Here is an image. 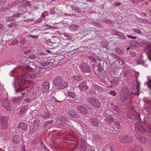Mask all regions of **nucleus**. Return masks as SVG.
<instances>
[{"label":"nucleus","instance_id":"1","mask_svg":"<svg viewBox=\"0 0 151 151\" xmlns=\"http://www.w3.org/2000/svg\"><path fill=\"white\" fill-rule=\"evenodd\" d=\"M29 75L28 74L23 75L19 76L15 79V83H14V86L15 85L16 87H21L24 86L27 83H28Z\"/></svg>","mask_w":151,"mask_h":151},{"label":"nucleus","instance_id":"2","mask_svg":"<svg viewBox=\"0 0 151 151\" xmlns=\"http://www.w3.org/2000/svg\"><path fill=\"white\" fill-rule=\"evenodd\" d=\"M53 83L59 89H62L66 87L68 85L67 81L60 76L55 77L53 80Z\"/></svg>","mask_w":151,"mask_h":151},{"label":"nucleus","instance_id":"3","mask_svg":"<svg viewBox=\"0 0 151 151\" xmlns=\"http://www.w3.org/2000/svg\"><path fill=\"white\" fill-rule=\"evenodd\" d=\"M120 99L121 100L124 102L128 98L133 95V92L129 91L126 86L123 87L120 92Z\"/></svg>","mask_w":151,"mask_h":151},{"label":"nucleus","instance_id":"4","mask_svg":"<svg viewBox=\"0 0 151 151\" xmlns=\"http://www.w3.org/2000/svg\"><path fill=\"white\" fill-rule=\"evenodd\" d=\"M60 41V39L58 37L54 36L51 39L47 40L46 42V43L47 45H49V48H54L58 46V44Z\"/></svg>","mask_w":151,"mask_h":151},{"label":"nucleus","instance_id":"5","mask_svg":"<svg viewBox=\"0 0 151 151\" xmlns=\"http://www.w3.org/2000/svg\"><path fill=\"white\" fill-rule=\"evenodd\" d=\"M8 120V117L6 116H0V125L3 129L7 128V123Z\"/></svg>","mask_w":151,"mask_h":151},{"label":"nucleus","instance_id":"6","mask_svg":"<svg viewBox=\"0 0 151 151\" xmlns=\"http://www.w3.org/2000/svg\"><path fill=\"white\" fill-rule=\"evenodd\" d=\"M80 68L83 75L86 76H87V74L90 73L91 70L90 65L87 64L81 65Z\"/></svg>","mask_w":151,"mask_h":151},{"label":"nucleus","instance_id":"7","mask_svg":"<svg viewBox=\"0 0 151 151\" xmlns=\"http://www.w3.org/2000/svg\"><path fill=\"white\" fill-rule=\"evenodd\" d=\"M87 101L96 108L99 109L100 108V103L97 99L93 98H90L87 99Z\"/></svg>","mask_w":151,"mask_h":151},{"label":"nucleus","instance_id":"8","mask_svg":"<svg viewBox=\"0 0 151 151\" xmlns=\"http://www.w3.org/2000/svg\"><path fill=\"white\" fill-rule=\"evenodd\" d=\"M89 81H83L78 85V87L82 91L85 90L89 88Z\"/></svg>","mask_w":151,"mask_h":151},{"label":"nucleus","instance_id":"9","mask_svg":"<svg viewBox=\"0 0 151 151\" xmlns=\"http://www.w3.org/2000/svg\"><path fill=\"white\" fill-rule=\"evenodd\" d=\"M134 129L135 131L139 133H144L146 131L145 129L139 123L137 122L134 124Z\"/></svg>","mask_w":151,"mask_h":151},{"label":"nucleus","instance_id":"10","mask_svg":"<svg viewBox=\"0 0 151 151\" xmlns=\"http://www.w3.org/2000/svg\"><path fill=\"white\" fill-rule=\"evenodd\" d=\"M81 142L80 146V151H86L87 149V145H86L84 139L80 137L79 138Z\"/></svg>","mask_w":151,"mask_h":151},{"label":"nucleus","instance_id":"11","mask_svg":"<svg viewBox=\"0 0 151 151\" xmlns=\"http://www.w3.org/2000/svg\"><path fill=\"white\" fill-rule=\"evenodd\" d=\"M42 93H43L47 91L50 88V83L48 81L43 82L42 83Z\"/></svg>","mask_w":151,"mask_h":151},{"label":"nucleus","instance_id":"12","mask_svg":"<svg viewBox=\"0 0 151 151\" xmlns=\"http://www.w3.org/2000/svg\"><path fill=\"white\" fill-rule=\"evenodd\" d=\"M103 64V61L101 60V59H99L97 60L96 65H95V68H96L94 71L96 70H98L101 71L103 69V68H102Z\"/></svg>","mask_w":151,"mask_h":151},{"label":"nucleus","instance_id":"13","mask_svg":"<svg viewBox=\"0 0 151 151\" xmlns=\"http://www.w3.org/2000/svg\"><path fill=\"white\" fill-rule=\"evenodd\" d=\"M121 142L123 143H130L132 141V139L130 136L126 135L121 137L120 139Z\"/></svg>","mask_w":151,"mask_h":151},{"label":"nucleus","instance_id":"14","mask_svg":"<svg viewBox=\"0 0 151 151\" xmlns=\"http://www.w3.org/2000/svg\"><path fill=\"white\" fill-rule=\"evenodd\" d=\"M2 106L7 110V111H10L11 106L7 98H6L2 103Z\"/></svg>","mask_w":151,"mask_h":151},{"label":"nucleus","instance_id":"15","mask_svg":"<svg viewBox=\"0 0 151 151\" xmlns=\"http://www.w3.org/2000/svg\"><path fill=\"white\" fill-rule=\"evenodd\" d=\"M14 88L16 93H21L23 96L25 94L24 91L26 89V88H22V87L20 88L19 87H16V86L15 85L14 86Z\"/></svg>","mask_w":151,"mask_h":151},{"label":"nucleus","instance_id":"16","mask_svg":"<svg viewBox=\"0 0 151 151\" xmlns=\"http://www.w3.org/2000/svg\"><path fill=\"white\" fill-rule=\"evenodd\" d=\"M77 109L78 111L84 114H86L88 112V110L84 106L82 105L78 106Z\"/></svg>","mask_w":151,"mask_h":151},{"label":"nucleus","instance_id":"17","mask_svg":"<svg viewBox=\"0 0 151 151\" xmlns=\"http://www.w3.org/2000/svg\"><path fill=\"white\" fill-rule=\"evenodd\" d=\"M89 120L90 123L95 127H97L99 125V122L96 118H91Z\"/></svg>","mask_w":151,"mask_h":151},{"label":"nucleus","instance_id":"18","mask_svg":"<svg viewBox=\"0 0 151 151\" xmlns=\"http://www.w3.org/2000/svg\"><path fill=\"white\" fill-rule=\"evenodd\" d=\"M71 7L72 11L75 13H84L85 12V11H84L82 12V11L81 10L80 8L76 6H71Z\"/></svg>","mask_w":151,"mask_h":151},{"label":"nucleus","instance_id":"19","mask_svg":"<svg viewBox=\"0 0 151 151\" xmlns=\"http://www.w3.org/2000/svg\"><path fill=\"white\" fill-rule=\"evenodd\" d=\"M83 76L81 75H74L72 76L73 79L76 81H80L83 80Z\"/></svg>","mask_w":151,"mask_h":151},{"label":"nucleus","instance_id":"20","mask_svg":"<svg viewBox=\"0 0 151 151\" xmlns=\"http://www.w3.org/2000/svg\"><path fill=\"white\" fill-rule=\"evenodd\" d=\"M18 127L20 129H22L24 131L27 130V125L24 122H20L18 125Z\"/></svg>","mask_w":151,"mask_h":151},{"label":"nucleus","instance_id":"21","mask_svg":"<svg viewBox=\"0 0 151 151\" xmlns=\"http://www.w3.org/2000/svg\"><path fill=\"white\" fill-rule=\"evenodd\" d=\"M89 60L92 62V68L93 70H95L96 69L95 68V65H96V63L97 61L96 60L93 58L92 57H89Z\"/></svg>","mask_w":151,"mask_h":151},{"label":"nucleus","instance_id":"22","mask_svg":"<svg viewBox=\"0 0 151 151\" xmlns=\"http://www.w3.org/2000/svg\"><path fill=\"white\" fill-rule=\"evenodd\" d=\"M67 95L69 98L74 99L76 97V94L74 91L69 90L67 93Z\"/></svg>","mask_w":151,"mask_h":151},{"label":"nucleus","instance_id":"23","mask_svg":"<svg viewBox=\"0 0 151 151\" xmlns=\"http://www.w3.org/2000/svg\"><path fill=\"white\" fill-rule=\"evenodd\" d=\"M23 96H21V97H14L12 99V101L14 103H17L21 101L23 99Z\"/></svg>","mask_w":151,"mask_h":151},{"label":"nucleus","instance_id":"24","mask_svg":"<svg viewBox=\"0 0 151 151\" xmlns=\"http://www.w3.org/2000/svg\"><path fill=\"white\" fill-rule=\"evenodd\" d=\"M47 55V53L45 52L39 53L37 55V60H41V59H43L45 55Z\"/></svg>","mask_w":151,"mask_h":151},{"label":"nucleus","instance_id":"25","mask_svg":"<svg viewBox=\"0 0 151 151\" xmlns=\"http://www.w3.org/2000/svg\"><path fill=\"white\" fill-rule=\"evenodd\" d=\"M114 120V118L112 116H109L108 117L106 118L105 120V122L109 124L111 123Z\"/></svg>","mask_w":151,"mask_h":151},{"label":"nucleus","instance_id":"26","mask_svg":"<svg viewBox=\"0 0 151 151\" xmlns=\"http://www.w3.org/2000/svg\"><path fill=\"white\" fill-rule=\"evenodd\" d=\"M12 139L14 143L17 144L19 142V136L18 135H15L13 137Z\"/></svg>","mask_w":151,"mask_h":151},{"label":"nucleus","instance_id":"27","mask_svg":"<svg viewBox=\"0 0 151 151\" xmlns=\"http://www.w3.org/2000/svg\"><path fill=\"white\" fill-rule=\"evenodd\" d=\"M114 35L117 36L118 37H121V38H122L124 40H127V38L124 36L123 34L118 31H116L115 32V34Z\"/></svg>","mask_w":151,"mask_h":151},{"label":"nucleus","instance_id":"28","mask_svg":"<svg viewBox=\"0 0 151 151\" xmlns=\"http://www.w3.org/2000/svg\"><path fill=\"white\" fill-rule=\"evenodd\" d=\"M57 119L59 121L65 122H67L69 121V120L67 118L63 116H58Z\"/></svg>","mask_w":151,"mask_h":151},{"label":"nucleus","instance_id":"29","mask_svg":"<svg viewBox=\"0 0 151 151\" xmlns=\"http://www.w3.org/2000/svg\"><path fill=\"white\" fill-rule=\"evenodd\" d=\"M54 122L53 120H51L46 122L44 124L43 126V127L44 129L47 128L48 127L50 126Z\"/></svg>","mask_w":151,"mask_h":151},{"label":"nucleus","instance_id":"30","mask_svg":"<svg viewBox=\"0 0 151 151\" xmlns=\"http://www.w3.org/2000/svg\"><path fill=\"white\" fill-rule=\"evenodd\" d=\"M138 140L142 143H145L147 142V140L145 138L139 135H138L137 137Z\"/></svg>","mask_w":151,"mask_h":151},{"label":"nucleus","instance_id":"31","mask_svg":"<svg viewBox=\"0 0 151 151\" xmlns=\"http://www.w3.org/2000/svg\"><path fill=\"white\" fill-rule=\"evenodd\" d=\"M131 114L134 117L138 120H141L140 115L139 114L136 113L135 111H132L131 112Z\"/></svg>","mask_w":151,"mask_h":151},{"label":"nucleus","instance_id":"32","mask_svg":"<svg viewBox=\"0 0 151 151\" xmlns=\"http://www.w3.org/2000/svg\"><path fill=\"white\" fill-rule=\"evenodd\" d=\"M50 115V113L48 112L44 111L43 114H41L40 116H42L45 119H48Z\"/></svg>","mask_w":151,"mask_h":151},{"label":"nucleus","instance_id":"33","mask_svg":"<svg viewBox=\"0 0 151 151\" xmlns=\"http://www.w3.org/2000/svg\"><path fill=\"white\" fill-rule=\"evenodd\" d=\"M130 42L131 45L132 47H136L139 45V43L135 40H131Z\"/></svg>","mask_w":151,"mask_h":151},{"label":"nucleus","instance_id":"34","mask_svg":"<svg viewBox=\"0 0 151 151\" xmlns=\"http://www.w3.org/2000/svg\"><path fill=\"white\" fill-rule=\"evenodd\" d=\"M78 27L79 26L78 25L73 24L71 25L70 29L71 31H74L77 30Z\"/></svg>","mask_w":151,"mask_h":151},{"label":"nucleus","instance_id":"35","mask_svg":"<svg viewBox=\"0 0 151 151\" xmlns=\"http://www.w3.org/2000/svg\"><path fill=\"white\" fill-rule=\"evenodd\" d=\"M36 127L33 125H31L29 128V130L28 133L29 134H32L36 131Z\"/></svg>","mask_w":151,"mask_h":151},{"label":"nucleus","instance_id":"36","mask_svg":"<svg viewBox=\"0 0 151 151\" xmlns=\"http://www.w3.org/2000/svg\"><path fill=\"white\" fill-rule=\"evenodd\" d=\"M31 6V4L30 3L29 1H25L24 2L22 3L21 6L23 7H25L27 6Z\"/></svg>","mask_w":151,"mask_h":151},{"label":"nucleus","instance_id":"37","mask_svg":"<svg viewBox=\"0 0 151 151\" xmlns=\"http://www.w3.org/2000/svg\"><path fill=\"white\" fill-rule=\"evenodd\" d=\"M109 64H108L107 62L105 61H103V64L102 68H103V69L104 70H106L109 68Z\"/></svg>","mask_w":151,"mask_h":151},{"label":"nucleus","instance_id":"38","mask_svg":"<svg viewBox=\"0 0 151 151\" xmlns=\"http://www.w3.org/2000/svg\"><path fill=\"white\" fill-rule=\"evenodd\" d=\"M40 121L39 119H37L34 120L33 122V125L35 126V127L36 126H37V129L40 126Z\"/></svg>","mask_w":151,"mask_h":151},{"label":"nucleus","instance_id":"39","mask_svg":"<svg viewBox=\"0 0 151 151\" xmlns=\"http://www.w3.org/2000/svg\"><path fill=\"white\" fill-rule=\"evenodd\" d=\"M115 51L116 53L119 54H122L124 52V50H123L118 47L116 48Z\"/></svg>","mask_w":151,"mask_h":151},{"label":"nucleus","instance_id":"40","mask_svg":"<svg viewBox=\"0 0 151 151\" xmlns=\"http://www.w3.org/2000/svg\"><path fill=\"white\" fill-rule=\"evenodd\" d=\"M75 111L73 110H69L67 112V114L70 117H73Z\"/></svg>","mask_w":151,"mask_h":151},{"label":"nucleus","instance_id":"41","mask_svg":"<svg viewBox=\"0 0 151 151\" xmlns=\"http://www.w3.org/2000/svg\"><path fill=\"white\" fill-rule=\"evenodd\" d=\"M110 82L113 86H115L118 83L117 80L116 79H112V80H110Z\"/></svg>","mask_w":151,"mask_h":151},{"label":"nucleus","instance_id":"42","mask_svg":"<svg viewBox=\"0 0 151 151\" xmlns=\"http://www.w3.org/2000/svg\"><path fill=\"white\" fill-rule=\"evenodd\" d=\"M145 49H148L149 52L150 53H151V43H148L146 45V47H145Z\"/></svg>","mask_w":151,"mask_h":151},{"label":"nucleus","instance_id":"43","mask_svg":"<svg viewBox=\"0 0 151 151\" xmlns=\"http://www.w3.org/2000/svg\"><path fill=\"white\" fill-rule=\"evenodd\" d=\"M115 63L117 64H120L121 65L125 64L124 62H123L119 58L115 60Z\"/></svg>","mask_w":151,"mask_h":151},{"label":"nucleus","instance_id":"44","mask_svg":"<svg viewBox=\"0 0 151 151\" xmlns=\"http://www.w3.org/2000/svg\"><path fill=\"white\" fill-rule=\"evenodd\" d=\"M113 109L117 112H120V108L119 106L117 105L114 106H113Z\"/></svg>","mask_w":151,"mask_h":151},{"label":"nucleus","instance_id":"45","mask_svg":"<svg viewBox=\"0 0 151 151\" xmlns=\"http://www.w3.org/2000/svg\"><path fill=\"white\" fill-rule=\"evenodd\" d=\"M18 26V24L16 23L13 22L10 23L7 25L8 27H12Z\"/></svg>","mask_w":151,"mask_h":151},{"label":"nucleus","instance_id":"46","mask_svg":"<svg viewBox=\"0 0 151 151\" xmlns=\"http://www.w3.org/2000/svg\"><path fill=\"white\" fill-rule=\"evenodd\" d=\"M22 14H23L22 13H18L16 14L13 15L11 16V17L12 18L14 19V18H15L19 17L22 15Z\"/></svg>","mask_w":151,"mask_h":151},{"label":"nucleus","instance_id":"47","mask_svg":"<svg viewBox=\"0 0 151 151\" xmlns=\"http://www.w3.org/2000/svg\"><path fill=\"white\" fill-rule=\"evenodd\" d=\"M37 54L36 55H31L29 56V59H31L34 60H37Z\"/></svg>","mask_w":151,"mask_h":151},{"label":"nucleus","instance_id":"48","mask_svg":"<svg viewBox=\"0 0 151 151\" xmlns=\"http://www.w3.org/2000/svg\"><path fill=\"white\" fill-rule=\"evenodd\" d=\"M57 9L55 7H53L50 12V14H56V10Z\"/></svg>","mask_w":151,"mask_h":151},{"label":"nucleus","instance_id":"49","mask_svg":"<svg viewBox=\"0 0 151 151\" xmlns=\"http://www.w3.org/2000/svg\"><path fill=\"white\" fill-rule=\"evenodd\" d=\"M50 64H51V65H50V66H55L58 64V61L55 60L54 61H53V62H50Z\"/></svg>","mask_w":151,"mask_h":151},{"label":"nucleus","instance_id":"50","mask_svg":"<svg viewBox=\"0 0 151 151\" xmlns=\"http://www.w3.org/2000/svg\"><path fill=\"white\" fill-rule=\"evenodd\" d=\"M52 101H53L54 102L60 103L62 101L58 100L55 97L52 96Z\"/></svg>","mask_w":151,"mask_h":151},{"label":"nucleus","instance_id":"51","mask_svg":"<svg viewBox=\"0 0 151 151\" xmlns=\"http://www.w3.org/2000/svg\"><path fill=\"white\" fill-rule=\"evenodd\" d=\"M74 116H73V118H75V119H77V118H80V114L77 112H76L75 111V112H74Z\"/></svg>","mask_w":151,"mask_h":151},{"label":"nucleus","instance_id":"52","mask_svg":"<svg viewBox=\"0 0 151 151\" xmlns=\"http://www.w3.org/2000/svg\"><path fill=\"white\" fill-rule=\"evenodd\" d=\"M6 10H8V6H5L4 7L0 8V12H4Z\"/></svg>","mask_w":151,"mask_h":151},{"label":"nucleus","instance_id":"53","mask_svg":"<svg viewBox=\"0 0 151 151\" xmlns=\"http://www.w3.org/2000/svg\"><path fill=\"white\" fill-rule=\"evenodd\" d=\"M134 75L135 77V79L136 81H137L138 80V77L139 74V73L138 72H137L136 71H134Z\"/></svg>","mask_w":151,"mask_h":151},{"label":"nucleus","instance_id":"54","mask_svg":"<svg viewBox=\"0 0 151 151\" xmlns=\"http://www.w3.org/2000/svg\"><path fill=\"white\" fill-rule=\"evenodd\" d=\"M105 151H114V150L113 147L109 146L107 149H106Z\"/></svg>","mask_w":151,"mask_h":151},{"label":"nucleus","instance_id":"55","mask_svg":"<svg viewBox=\"0 0 151 151\" xmlns=\"http://www.w3.org/2000/svg\"><path fill=\"white\" fill-rule=\"evenodd\" d=\"M26 42V40L24 38H21L19 41V42L21 44H24Z\"/></svg>","mask_w":151,"mask_h":151},{"label":"nucleus","instance_id":"56","mask_svg":"<svg viewBox=\"0 0 151 151\" xmlns=\"http://www.w3.org/2000/svg\"><path fill=\"white\" fill-rule=\"evenodd\" d=\"M17 72L16 70L15 69H14L10 73V75L12 76H15L16 75H15V74L13 75L14 73H16Z\"/></svg>","mask_w":151,"mask_h":151},{"label":"nucleus","instance_id":"57","mask_svg":"<svg viewBox=\"0 0 151 151\" xmlns=\"http://www.w3.org/2000/svg\"><path fill=\"white\" fill-rule=\"evenodd\" d=\"M111 55L112 57H113L114 58H115L116 60H117V59H119V58L118 55L115 53H112Z\"/></svg>","mask_w":151,"mask_h":151},{"label":"nucleus","instance_id":"58","mask_svg":"<svg viewBox=\"0 0 151 151\" xmlns=\"http://www.w3.org/2000/svg\"><path fill=\"white\" fill-rule=\"evenodd\" d=\"M136 81L137 83V87L136 89L137 90V91H138L139 90V83L138 80H137V81Z\"/></svg>","mask_w":151,"mask_h":151},{"label":"nucleus","instance_id":"59","mask_svg":"<svg viewBox=\"0 0 151 151\" xmlns=\"http://www.w3.org/2000/svg\"><path fill=\"white\" fill-rule=\"evenodd\" d=\"M24 0H19L18 1H17L14 2H13L14 3V5L15 6H16L17 5L19 4L21 2H23L24 1Z\"/></svg>","mask_w":151,"mask_h":151},{"label":"nucleus","instance_id":"60","mask_svg":"<svg viewBox=\"0 0 151 151\" xmlns=\"http://www.w3.org/2000/svg\"><path fill=\"white\" fill-rule=\"evenodd\" d=\"M148 43V42H141L140 43H139V46H145Z\"/></svg>","mask_w":151,"mask_h":151},{"label":"nucleus","instance_id":"61","mask_svg":"<svg viewBox=\"0 0 151 151\" xmlns=\"http://www.w3.org/2000/svg\"><path fill=\"white\" fill-rule=\"evenodd\" d=\"M7 0H0V5L3 6L6 3Z\"/></svg>","mask_w":151,"mask_h":151},{"label":"nucleus","instance_id":"62","mask_svg":"<svg viewBox=\"0 0 151 151\" xmlns=\"http://www.w3.org/2000/svg\"><path fill=\"white\" fill-rule=\"evenodd\" d=\"M143 60L141 59L138 60L136 61L137 64V65H141L142 62Z\"/></svg>","mask_w":151,"mask_h":151},{"label":"nucleus","instance_id":"63","mask_svg":"<svg viewBox=\"0 0 151 151\" xmlns=\"http://www.w3.org/2000/svg\"><path fill=\"white\" fill-rule=\"evenodd\" d=\"M109 93L110 94L112 95L113 96H115L116 95V93L115 91H110Z\"/></svg>","mask_w":151,"mask_h":151},{"label":"nucleus","instance_id":"64","mask_svg":"<svg viewBox=\"0 0 151 151\" xmlns=\"http://www.w3.org/2000/svg\"><path fill=\"white\" fill-rule=\"evenodd\" d=\"M127 37L129 38L132 39L133 40H135V39H136V38H137L135 37L134 36H132V35H127Z\"/></svg>","mask_w":151,"mask_h":151}]
</instances>
